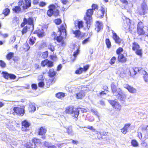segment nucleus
<instances>
[{
	"label": "nucleus",
	"mask_w": 148,
	"mask_h": 148,
	"mask_svg": "<svg viewBox=\"0 0 148 148\" xmlns=\"http://www.w3.org/2000/svg\"><path fill=\"white\" fill-rule=\"evenodd\" d=\"M132 145L134 147H137L138 146V144L136 140H133L131 142Z\"/></svg>",
	"instance_id": "34"
},
{
	"label": "nucleus",
	"mask_w": 148,
	"mask_h": 148,
	"mask_svg": "<svg viewBox=\"0 0 148 148\" xmlns=\"http://www.w3.org/2000/svg\"><path fill=\"white\" fill-rule=\"evenodd\" d=\"M144 74L143 77L144 80L145 82L148 81V74H147V72L145 71H144V73H143Z\"/></svg>",
	"instance_id": "40"
},
{
	"label": "nucleus",
	"mask_w": 148,
	"mask_h": 148,
	"mask_svg": "<svg viewBox=\"0 0 148 148\" xmlns=\"http://www.w3.org/2000/svg\"><path fill=\"white\" fill-rule=\"evenodd\" d=\"M85 95L84 91H81L76 94V97L77 99H82Z\"/></svg>",
	"instance_id": "21"
},
{
	"label": "nucleus",
	"mask_w": 148,
	"mask_h": 148,
	"mask_svg": "<svg viewBox=\"0 0 148 148\" xmlns=\"http://www.w3.org/2000/svg\"><path fill=\"white\" fill-rule=\"evenodd\" d=\"M143 26L142 22H140L138 23L137 29L143 28Z\"/></svg>",
	"instance_id": "50"
},
{
	"label": "nucleus",
	"mask_w": 148,
	"mask_h": 148,
	"mask_svg": "<svg viewBox=\"0 0 148 148\" xmlns=\"http://www.w3.org/2000/svg\"><path fill=\"white\" fill-rule=\"evenodd\" d=\"M16 77L15 75L13 74H10L9 78L10 79H14L16 78Z\"/></svg>",
	"instance_id": "57"
},
{
	"label": "nucleus",
	"mask_w": 148,
	"mask_h": 148,
	"mask_svg": "<svg viewBox=\"0 0 148 148\" xmlns=\"http://www.w3.org/2000/svg\"><path fill=\"white\" fill-rule=\"evenodd\" d=\"M20 6H16L12 9L13 12L16 13H18L21 11V8Z\"/></svg>",
	"instance_id": "26"
},
{
	"label": "nucleus",
	"mask_w": 148,
	"mask_h": 148,
	"mask_svg": "<svg viewBox=\"0 0 148 148\" xmlns=\"http://www.w3.org/2000/svg\"><path fill=\"white\" fill-rule=\"evenodd\" d=\"M47 65L48 67H52L53 65V62L52 61L48 60V62Z\"/></svg>",
	"instance_id": "51"
},
{
	"label": "nucleus",
	"mask_w": 148,
	"mask_h": 148,
	"mask_svg": "<svg viewBox=\"0 0 148 148\" xmlns=\"http://www.w3.org/2000/svg\"><path fill=\"white\" fill-rule=\"evenodd\" d=\"M10 12V10L9 9L6 8L3 11V14L5 16H7Z\"/></svg>",
	"instance_id": "38"
},
{
	"label": "nucleus",
	"mask_w": 148,
	"mask_h": 148,
	"mask_svg": "<svg viewBox=\"0 0 148 148\" xmlns=\"http://www.w3.org/2000/svg\"><path fill=\"white\" fill-rule=\"evenodd\" d=\"M146 8L144 7H142V12H140V13L141 15H144L145 14V12L146 11Z\"/></svg>",
	"instance_id": "54"
},
{
	"label": "nucleus",
	"mask_w": 148,
	"mask_h": 148,
	"mask_svg": "<svg viewBox=\"0 0 148 148\" xmlns=\"http://www.w3.org/2000/svg\"><path fill=\"white\" fill-rule=\"evenodd\" d=\"M112 33L113 34L112 38L115 41V42L118 44H120L121 41V39L113 31H112Z\"/></svg>",
	"instance_id": "16"
},
{
	"label": "nucleus",
	"mask_w": 148,
	"mask_h": 148,
	"mask_svg": "<svg viewBox=\"0 0 148 148\" xmlns=\"http://www.w3.org/2000/svg\"><path fill=\"white\" fill-rule=\"evenodd\" d=\"M29 112H34L36 110V108L35 106L32 104H30L29 105Z\"/></svg>",
	"instance_id": "30"
},
{
	"label": "nucleus",
	"mask_w": 148,
	"mask_h": 148,
	"mask_svg": "<svg viewBox=\"0 0 148 148\" xmlns=\"http://www.w3.org/2000/svg\"><path fill=\"white\" fill-rule=\"evenodd\" d=\"M96 26V27L95 28V29L97 32H99L103 28L102 23L99 21H97Z\"/></svg>",
	"instance_id": "17"
},
{
	"label": "nucleus",
	"mask_w": 148,
	"mask_h": 148,
	"mask_svg": "<svg viewBox=\"0 0 148 148\" xmlns=\"http://www.w3.org/2000/svg\"><path fill=\"white\" fill-rule=\"evenodd\" d=\"M118 60L119 62L122 63H124L127 60L126 58L124 56L123 54H120L119 55Z\"/></svg>",
	"instance_id": "18"
},
{
	"label": "nucleus",
	"mask_w": 148,
	"mask_h": 148,
	"mask_svg": "<svg viewBox=\"0 0 148 148\" xmlns=\"http://www.w3.org/2000/svg\"><path fill=\"white\" fill-rule=\"evenodd\" d=\"M38 86L39 87H42L44 85V84L43 82L41 81L39 82L38 84Z\"/></svg>",
	"instance_id": "62"
},
{
	"label": "nucleus",
	"mask_w": 148,
	"mask_h": 148,
	"mask_svg": "<svg viewBox=\"0 0 148 148\" xmlns=\"http://www.w3.org/2000/svg\"><path fill=\"white\" fill-rule=\"evenodd\" d=\"M65 128L66 129V132L69 135L71 136H73L74 134L71 126H69L66 128Z\"/></svg>",
	"instance_id": "19"
},
{
	"label": "nucleus",
	"mask_w": 148,
	"mask_h": 148,
	"mask_svg": "<svg viewBox=\"0 0 148 148\" xmlns=\"http://www.w3.org/2000/svg\"><path fill=\"white\" fill-rule=\"evenodd\" d=\"M48 49L50 50L51 51L53 52L55 50V48L54 46L52 45L51 44H50L48 46Z\"/></svg>",
	"instance_id": "52"
},
{
	"label": "nucleus",
	"mask_w": 148,
	"mask_h": 148,
	"mask_svg": "<svg viewBox=\"0 0 148 148\" xmlns=\"http://www.w3.org/2000/svg\"><path fill=\"white\" fill-rule=\"evenodd\" d=\"M32 89L36 90L37 89V85L36 84H33L32 85Z\"/></svg>",
	"instance_id": "64"
},
{
	"label": "nucleus",
	"mask_w": 148,
	"mask_h": 148,
	"mask_svg": "<svg viewBox=\"0 0 148 148\" xmlns=\"http://www.w3.org/2000/svg\"><path fill=\"white\" fill-rule=\"evenodd\" d=\"M107 8L105 7L104 5H102L101 7V11L98 12V16L100 18L103 17L105 12H106Z\"/></svg>",
	"instance_id": "10"
},
{
	"label": "nucleus",
	"mask_w": 148,
	"mask_h": 148,
	"mask_svg": "<svg viewBox=\"0 0 148 148\" xmlns=\"http://www.w3.org/2000/svg\"><path fill=\"white\" fill-rule=\"evenodd\" d=\"M77 109H78V110H79V111L80 110L81 112L82 113H84L86 112H87V109H84L83 108H81L79 107L77 108Z\"/></svg>",
	"instance_id": "37"
},
{
	"label": "nucleus",
	"mask_w": 148,
	"mask_h": 148,
	"mask_svg": "<svg viewBox=\"0 0 148 148\" xmlns=\"http://www.w3.org/2000/svg\"><path fill=\"white\" fill-rule=\"evenodd\" d=\"M111 87L113 95L120 101L124 102L126 97V95L123 92L121 88H116V86L114 85H112Z\"/></svg>",
	"instance_id": "1"
},
{
	"label": "nucleus",
	"mask_w": 148,
	"mask_h": 148,
	"mask_svg": "<svg viewBox=\"0 0 148 148\" xmlns=\"http://www.w3.org/2000/svg\"><path fill=\"white\" fill-rule=\"evenodd\" d=\"M93 11L92 9H89L87 10L86 15L84 17L86 23L88 25L92 21V16L93 14Z\"/></svg>",
	"instance_id": "7"
},
{
	"label": "nucleus",
	"mask_w": 148,
	"mask_h": 148,
	"mask_svg": "<svg viewBox=\"0 0 148 148\" xmlns=\"http://www.w3.org/2000/svg\"><path fill=\"white\" fill-rule=\"evenodd\" d=\"M109 102L112 106L116 109L120 111L121 109V106L119 103L114 100H110L108 101Z\"/></svg>",
	"instance_id": "9"
},
{
	"label": "nucleus",
	"mask_w": 148,
	"mask_h": 148,
	"mask_svg": "<svg viewBox=\"0 0 148 148\" xmlns=\"http://www.w3.org/2000/svg\"><path fill=\"white\" fill-rule=\"evenodd\" d=\"M89 68V65H87L84 66V68L80 67L77 70L75 71V73L77 74H80L82 73L83 71H86Z\"/></svg>",
	"instance_id": "15"
},
{
	"label": "nucleus",
	"mask_w": 148,
	"mask_h": 148,
	"mask_svg": "<svg viewBox=\"0 0 148 148\" xmlns=\"http://www.w3.org/2000/svg\"><path fill=\"white\" fill-rule=\"evenodd\" d=\"M75 48L76 49V51L74 52V54H73V56L75 57L77 56V54L79 53V49L77 47L74 46V49Z\"/></svg>",
	"instance_id": "36"
},
{
	"label": "nucleus",
	"mask_w": 148,
	"mask_h": 148,
	"mask_svg": "<svg viewBox=\"0 0 148 148\" xmlns=\"http://www.w3.org/2000/svg\"><path fill=\"white\" fill-rule=\"evenodd\" d=\"M54 22L56 24L58 25L61 23L62 21L60 18H57L54 21Z\"/></svg>",
	"instance_id": "43"
},
{
	"label": "nucleus",
	"mask_w": 148,
	"mask_h": 148,
	"mask_svg": "<svg viewBox=\"0 0 148 148\" xmlns=\"http://www.w3.org/2000/svg\"><path fill=\"white\" fill-rule=\"evenodd\" d=\"M48 62V60H44L42 61L41 62V65L42 66H45L46 65H47V63Z\"/></svg>",
	"instance_id": "48"
},
{
	"label": "nucleus",
	"mask_w": 148,
	"mask_h": 148,
	"mask_svg": "<svg viewBox=\"0 0 148 148\" xmlns=\"http://www.w3.org/2000/svg\"><path fill=\"white\" fill-rule=\"evenodd\" d=\"M29 27H29L28 26H26L23 27V30L22 31V34H23L26 33L28 31H30L31 32H32L30 30L31 28H29Z\"/></svg>",
	"instance_id": "27"
},
{
	"label": "nucleus",
	"mask_w": 148,
	"mask_h": 148,
	"mask_svg": "<svg viewBox=\"0 0 148 148\" xmlns=\"http://www.w3.org/2000/svg\"><path fill=\"white\" fill-rule=\"evenodd\" d=\"M87 128L91 130H92L93 132H95V129H94L92 126H88L87 127Z\"/></svg>",
	"instance_id": "63"
},
{
	"label": "nucleus",
	"mask_w": 148,
	"mask_h": 148,
	"mask_svg": "<svg viewBox=\"0 0 148 148\" xmlns=\"http://www.w3.org/2000/svg\"><path fill=\"white\" fill-rule=\"evenodd\" d=\"M123 51V49L121 47H119L116 51V53L117 54L119 55V54H121V52Z\"/></svg>",
	"instance_id": "44"
},
{
	"label": "nucleus",
	"mask_w": 148,
	"mask_h": 148,
	"mask_svg": "<svg viewBox=\"0 0 148 148\" xmlns=\"http://www.w3.org/2000/svg\"><path fill=\"white\" fill-rule=\"evenodd\" d=\"M59 30L60 33V35L57 37L56 40L58 42H60L62 41L63 38H66V30L64 25H62L60 28H59Z\"/></svg>",
	"instance_id": "3"
},
{
	"label": "nucleus",
	"mask_w": 148,
	"mask_h": 148,
	"mask_svg": "<svg viewBox=\"0 0 148 148\" xmlns=\"http://www.w3.org/2000/svg\"><path fill=\"white\" fill-rule=\"evenodd\" d=\"M48 56V53L47 51H45L43 53L42 57L43 58H46Z\"/></svg>",
	"instance_id": "53"
},
{
	"label": "nucleus",
	"mask_w": 148,
	"mask_h": 148,
	"mask_svg": "<svg viewBox=\"0 0 148 148\" xmlns=\"http://www.w3.org/2000/svg\"><path fill=\"white\" fill-rule=\"evenodd\" d=\"M59 11L56 8V6L53 5H51L49 6V9L48 10L47 14L49 16H51L53 14L55 16L59 15Z\"/></svg>",
	"instance_id": "4"
},
{
	"label": "nucleus",
	"mask_w": 148,
	"mask_h": 148,
	"mask_svg": "<svg viewBox=\"0 0 148 148\" xmlns=\"http://www.w3.org/2000/svg\"><path fill=\"white\" fill-rule=\"evenodd\" d=\"M77 24L78 27L79 29L83 27V22L82 21H78Z\"/></svg>",
	"instance_id": "45"
},
{
	"label": "nucleus",
	"mask_w": 148,
	"mask_h": 148,
	"mask_svg": "<svg viewBox=\"0 0 148 148\" xmlns=\"http://www.w3.org/2000/svg\"><path fill=\"white\" fill-rule=\"evenodd\" d=\"M46 4V3L45 2L43 1H41L39 5L40 6L43 7L45 6Z\"/></svg>",
	"instance_id": "61"
},
{
	"label": "nucleus",
	"mask_w": 148,
	"mask_h": 148,
	"mask_svg": "<svg viewBox=\"0 0 148 148\" xmlns=\"http://www.w3.org/2000/svg\"><path fill=\"white\" fill-rule=\"evenodd\" d=\"M123 87L127 89L128 91L132 93H134L136 92V90L133 87L129 86L127 84H125L123 85Z\"/></svg>",
	"instance_id": "14"
},
{
	"label": "nucleus",
	"mask_w": 148,
	"mask_h": 148,
	"mask_svg": "<svg viewBox=\"0 0 148 148\" xmlns=\"http://www.w3.org/2000/svg\"><path fill=\"white\" fill-rule=\"evenodd\" d=\"M142 131L145 136H148V125L146 127H143Z\"/></svg>",
	"instance_id": "24"
},
{
	"label": "nucleus",
	"mask_w": 148,
	"mask_h": 148,
	"mask_svg": "<svg viewBox=\"0 0 148 148\" xmlns=\"http://www.w3.org/2000/svg\"><path fill=\"white\" fill-rule=\"evenodd\" d=\"M124 24L123 27L126 29H130V27L131 23L130 20L128 18H126L124 20Z\"/></svg>",
	"instance_id": "13"
},
{
	"label": "nucleus",
	"mask_w": 148,
	"mask_h": 148,
	"mask_svg": "<svg viewBox=\"0 0 148 148\" xmlns=\"http://www.w3.org/2000/svg\"><path fill=\"white\" fill-rule=\"evenodd\" d=\"M116 60V57H113L111 59L110 61V63L111 65L114 64V63Z\"/></svg>",
	"instance_id": "47"
},
{
	"label": "nucleus",
	"mask_w": 148,
	"mask_h": 148,
	"mask_svg": "<svg viewBox=\"0 0 148 148\" xmlns=\"http://www.w3.org/2000/svg\"><path fill=\"white\" fill-rule=\"evenodd\" d=\"M47 130L46 129L43 127H41L39 129L38 132V134L39 135H43L45 134Z\"/></svg>",
	"instance_id": "22"
},
{
	"label": "nucleus",
	"mask_w": 148,
	"mask_h": 148,
	"mask_svg": "<svg viewBox=\"0 0 148 148\" xmlns=\"http://www.w3.org/2000/svg\"><path fill=\"white\" fill-rule=\"evenodd\" d=\"M64 96V93L63 92H60L56 94V97L58 98L63 97Z\"/></svg>",
	"instance_id": "33"
},
{
	"label": "nucleus",
	"mask_w": 148,
	"mask_h": 148,
	"mask_svg": "<svg viewBox=\"0 0 148 148\" xmlns=\"http://www.w3.org/2000/svg\"><path fill=\"white\" fill-rule=\"evenodd\" d=\"M2 74L5 78L6 79H8L9 78L10 74L6 72H3Z\"/></svg>",
	"instance_id": "35"
},
{
	"label": "nucleus",
	"mask_w": 148,
	"mask_h": 148,
	"mask_svg": "<svg viewBox=\"0 0 148 148\" xmlns=\"http://www.w3.org/2000/svg\"><path fill=\"white\" fill-rule=\"evenodd\" d=\"M77 108H75L73 106H70L66 108L65 112L68 114H70L72 116L74 117L76 121L79 114V110Z\"/></svg>",
	"instance_id": "2"
},
{
	"label": "nucleus",
	"mask_w": 148,
	"mask_h": 148,
	"mask_svg": "<svg viewBox=\"0 0 148 148\" xmlns=\"http://www.w3.org/2000/svg\"><path fill=\"white\" fill-rule=\"evenodd\" d=\"M16 40V37L15 36H14L12 37L10 39V42L11 44L13 43Z\"/></svg>",
	"instance_id": "46"
},
{
	"label": "nucleus",
	"mask_w": 148,
	"mask_h": 148,
	"mask_svg": "<svg viewBox=\"0 0 148 148\" xmlns=\"http://www.w3.org/2000/svg\"><path fill=\"white\" fill-rule=\"evenodd\" d=\"M0 66L2 68H5L6 66V64L3 61L0 60Z\"/></svg>",
	"instance_id": "49"
},
{
	"label": "nucleus",
	"mask_w": 148,
	"mask_h": 148,
	"mask_svg": "<svg viewBox=\"0 0 148 148\" xmlns=\"http://www.w3.org/2000/svg\"><path fill=\"white\" fill-rule=\"evenodd\" d=\"M23 21L25 23H28L27 26L30 27H29V28H31L30 30L31 32H32L34 27L33 19L30 17L28 19L25 18L24 19Z\"/></svg>",
	"instance_id": "8"
},
{
	"label": "nucleus",
	"mask_w": 148,
	"mask_h": 148,
	"mask_svg": "<svg viewBox=\"0 0 148 148\" xmlns=\"http://www.w3.org/2000/svg\"><path fill=\"white\" fill-rule=\"evenodd\" d=\"M136 54L139 56H140L142 55V52L141 49H139L136 50Z\"/></svg>",
	"instance_id": "55"
},
{
	"label": "nucleus",
	"mask_w": 148,
	"mask_h": 148,
	"mask_svg": "<svg viewBox=\"0 0 148 148\" xmlns=\"http://www.w3.org/2000/svg\"><path fill=\"white\" fill-rule=\"evenodd\" d=\"M35 41L32 39L31 38H29V43L30 45H33Z\"/></svg>",
	"instance_id": "59"
},
{
	"label": "nucleus",
	"mask_w": 148,
	"mask_h": 148,
	"mask_svg": "<svg viewBox=\"0 0 148 148\" xmlns=\"http://www.w3.org/2000/svg\"><path fill=\"white\" fill-rule=\"evenodd\" d=\"M30 47L28 44H25L24 46V49L26 51H28Z\"/></svg>",
	"instance_id": "58"
},
{
	"label": "nucleus",
	"mask_w": 148,
	"mask_h": 148,
	"mask_svg": "<svg viewBox=\"0 0 148 148\" xmlns=\"http://www.w3.org/2000/svg\"><path fill=\"white\" fill-rule=\"evenodd\" d=\"M132 46V49L133 50H135L139 49V46L138 44L136 42L133 43Z\"/></svg>",
	"instance_id": "29"
},
{
	"label": "nucleus",
	"mask_w": 148,
	"mask_h": 148,
	"mask_svg": "<svg viewBox=\"0 0 148 148\" xmlns=\"http://www.w3.org/2000/svg\"><path fill=\"white\" fill-rule=\"evenodd\" d=\"M36 32L38 36L40 38L44 36V31L42 29L40 30H37Z\"/></svg>",
	"instance_id": "25"
},
{
	"label": "nucleus",
	"mask_w": 148,
	"mask_h": 148,
	"mask_svg": "<svg viewBox=\"0 0 148 148\" xmlns=\"http://www.w3.org/2000/svg\"><path fill=\"white\" fill-rule=\"evenodd\" d=\"M14 53L12 52H10L6 55L7 59L8 60H10L14 56Z\"/></svg>",
	"instance_id": "31"
},
{
	"label": "nucleus",
	"mask_w": 148,
	"mask_h": 148,
	"mask_svg": "<svg viewBox=\"0 0 148 148\" xmlns=\"http://www.w3.org/2000/svg\"><path fill=\"white\" fill-rule=\"evenodd\" d=\"M143 28L137 29L138 34L139 35H143L144 34L145 32L143 30Z\"/></svg>",
	"instance_id": "41"
},
{
	"label": "nucleus",
	"mask_w": 148,
	"mask_h": 148,
	"mask_svg": "<svg viewBox=\"0 0 148 148\" xmlns=\"http://www.w3.org/2000/svg\"><path fill=\"white\" fill-rule=\"evenodd\" d=\"M31 0H21L18 3L19 6H21L23 9H26L31 6Z\"/></svg>",
	"instance_id": "6"
},
{
	"label": "nucleus",
	"mask_w": 148,
	"mask_h": 148,
	"mask_svg": "<svg viewBox=\"0 0 148 148\" xmlns=\"http://www.w3.org/2000/svg\"><path fill=\"white\" fill-rule=\"evenodd\" d=\"M106 43L107 48H109L111 47V42L109 39L107 38L106 40Z\"/></svg>",
	"instance_id": "39"
},
{
	"label": "nucleus",
	"mask_w": 148,
	"mask_h": 148,
	"mask_svg": "<svg viewBox=\"0 0 148 148\" xmlns=\"http://www.w3.org/2000/svg\"><path fill=\"white\" fill-rule=\"evenodd\" d=\"M137 71H138V67H136L135 69H132L130 71V73L131 75H135Z\"/></svg>",
	"instance_id": "23"
},
{
	"label": "nucleus",
	"mask_w": 148,
	"mask_h": 148,
	"mask_svg": "<svg viewBox=\"0 0 148 148\" xmlns=\"http://www.w3.org/2000/svg\"><path fill=\"white\" fill-rule=\"evenodd\" d=\"M14 112L17 114L22 116L24 113V110L19 107H15L13 108Z\"/></svg>",
	"instance_id": "12"
},
{
	"label": "nucleus",
	"mask_w": 148,
	"mask_h": 148,
	"mask_svg": "<svg viewBox=\"0 0 148 148\" xmlns=\"http://www.w3.org/2000/svg\"><path fill=\"white\" fill-rule=\"evenodd\" d=\"M91 111L95 115L97 116L98 118H99V116L98 115V113L97 110L95 109L92 108L91 109Z\"/></svg>",
	"instance_id": "42"
},
{
	"label": "nucleus",
	"mask_w": 148,
	"mask_h": 148,
	"mask_svg": "<svg viewBox=\"0 0 148 148\" xmlns=\"http://www.w3.org/2000/svg\"><path fill=\"white\" fill-rule=\"evenodd\" d=\"M73 34L75 35V37L77 38H79L81 34V32L78 30L73 31Z\"/></svg>",
	"instance_id": "32"
},
{
	"label": "nucleus",
	"mask_w": 148,
	"mask_h": 148,
	"mask_svg": "<svg viewBox=\"0 0 148 148\" xmlns=\"http://www.w3.org/2000/svg\"><path fill=\"white\" fill-rule=\"evenodd\" d=\"M22 124L21 130L22 131L26 132L29 130L30 124L27 120H24L22 121Z\"/></svg>",
	"instance_id": "11"
},
{
	"label": "nucleus",
	"mask_w": 148,
	"mask_h": 148,
	"mask_svg": "<svg viewBox=\"0 0 148 148\" xmlns=\"http://www.w3.org/2000/svg\"><path fill=\"white\" fill-rule=\"evenodd\" d=\"M48 74L50 77H53L56 74V72L54 71L53 69H51L49 70Z\"/></svg>",
	"instance_id": "28"
},
{
	"label": "nucleus",
	"mask_w": 148,
	"mask_h": 148,
	"mask_svg": "<svg viewBox=\"0 0 148 148\" xmlns=\"http://www.w3.org/2000/svg\"><path fill=\"white\" fill-rule=\"evenodd\" d=\"M130 124H126L123 129H121V132L123 134H125L127 132V130L129 127Z\"/></svg>",
	"instance_id": "20"
},
{
	"label": "nucleus",
	"mask_w": 148,
	"mask_h": 148,
	"mask_svg": "<svg viewBox=\"0 0 148 148\" xmlns=\"http://www.w3.org/2000/svg\"><path fill=\"white\" fill-rule=\"evenodd\" d=\"M89 41V38L88 37L85 40H84L82 42V43L83 44H85L86 43H88Z\"/></svg>",
	"instance_id": "60"
},
{
	"label": "nucleus",
	"mask_w": 148,
	"mask_h": 148,
	"mask_svg": "<svg viewBox=\"0 0 148 148\" xmlns=\"http://www.w3.org/2000/svg\"><path fill=\"white\" fill-rule=\"evenodd\" d=\"M92 10H95V9H98V6L97 5L93 4L92 6Z\"/></svg>",
	"instance_id": "56"
},
{
	"label": "nucleus",
	"mask_w": 148,
	"mask_h": 148,
	"mask_svg": "<svg viewBox=\"0 0 148 148\" xmlns=\"http://www.w3.org/2000/svg\"><path fill=\"white\" fill-rule=\"evenodd\" d=\"M40 143L39 139L36 138H34L29 143H27L25 145V146L28 148H36L37 145Z\"/></svg>",
	"instance_id": "5"
}]
</instances>
